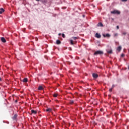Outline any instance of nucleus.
Segmentation results:
<instances>
[{
    "label": "nucleus",
    "instance_id": "1",
    "mask_svg": "<svg viewBox=\"0 0 129 129\" xmlns=\"http://www.w3.org/2000/svg\"><path fill=\"white\" fill-rule=\"evenodd\" d=\"M94 55H103V51H102L101 50L96 51L94 53Z\"/></svg>",
    "mask_w": 129,
    "mask_h": 129
},
{
    "label": "nucleus",
    "instance_id": "2",
    "mask_svg": "<svg viewBox=\"0 0 129 129\" xmlns=\"http://www.w3.org/2000/svg\"><path fill=\"white\" fill-rule=\"evenodd\" d=\"M111 14H113L114 15H115V14L120 15V12H119L117 10H114L113 11L111 12Z\"/></svg>",
    "mask_w": 129,
    "mask_h": 129
},
{
    "label": "nucleus",
    "instance_id": "3",
    "mask_svg": "<svg viewBox=\"0 0 129 129\" xmlns=\"http://www.w3.org/2000/svg\"><path fill=\"white\" fill-rule=\"evenodd\" d=\"M95 37H96V38H97L98 39H100V38H101V35H100L98 33H96Z\"/></svg>",
    "mask_w": 129,
    "mask_h": 129
},
{
    "label": "nucleus",
    "instance_id": "4",
    "mask_svg": "<svg viewBox=\"0 0 129 129\" xmlns=\"http://www.w3.org/2000/svg\"><path fill=\"white\" fill-rule=\"evenodd\" d=\"M1 41H2V42H3V43H6L7 42V40H6V38H5V37H2L1 38Z\"/></svg>",
    "mask_w": 129,
    "mask_h": 129
},
{
    "label": "nucleus",
    "instance_id": "5",
    "mask_svg": "<svg viewBox=\"0 0 129 129\" xmlns=\"http://www.w3.org/2000/svg\"><path fill=\"white\" fill-rule=\"evenodd\" d=\"M18 117V115H17V114H15L14 116L12 117V119L13 120H16V119L17 118V117Z\"/></svg>",
    "mask_w": 129,
    "mask_h": 129
},
{
    "label": "nucleus",
    "instance_id": "6",
    "mask_svg": "<svg viewBox=\"0 0 129 129\" xmlns=\"http://www.w3.org/2000/svg\"><path fill=\"white\" fill-rule=\"evenodd\" d=\"M103 36L104 37H107V38H109V37H110V35L108 33H107L106 34H103Z\"/></svg>",
    "mask_w": 129,
    "mask_h": 129
},
{
    "label": "nucleus",
    "instance_id": "7",
    "mask_svg": "<svg viewBox=\"0 0 129 129\" xmlns=\"http://www.w3.org/2000/svg\"><path fill=\"white\" fill-rule=\"evenodd\" d=\"M5 12V9L4 8L0 9V14L2 15Z\"/></svg>",
    "mask_w": 129,
    "mask_h": 129
},
{
    "label": "nucleus",
    "instance_id": "8",
    "mask_svg": "<svg viewBox=\"0 0 129 129\" xmlns=\"http://www.w3.org/2000/svg\"><path fill=\"white\" fill-rule=\"evenodd\" d=\"M43 89H44V88H43V86H40L38 88V90H43Z\"/></svg>",
    "mask_w": 129,
    "mask_h": 129
},
{
    "label": "nucleus",
    "instance_id": "9",
    "mask_svg": "<svg viewBox=\"0 0 129 129\" xmlns=\"http://www.w3.org/2000/svg\"><path fill=\"white\" fill-rule=\"evenodd\" d=\"M56 44L57 45H60V44H61V41H60L59 40H57L56 41Z\"/></svg>",
    "mask_w": 129,
    "mask_h": 129
},
{
    "label": "nucleus",
    "instance_id": "10",
    "mask_svg": "<svg viewBox=\"0 0 129 129\" xmlns=\"http://www.w3.org/2000/svg\"><path fill=\"white\" fill-rule=\"evenodd\" d=\"M92 75L94 78H96L97 77H98V75L96 74H93Z\"/></svg>",
    "mask_w": 129,
    "mask_h": 129
},
{
    "label": "nucleus",
    "instance_id": "11",
    "mask_svg": "<svg viewBox=\"0 0 129 129\" xmlns=\"http://www.w3.org/2000/svg\"><path fill=\"white\" fill-rule=\"evenodd\" d=\"M120 50H121V46H119L117 48V51L120 52Z\"/></svg>",
    "mask_w": 129,
    "mask_h": 129
},
{
    "label": "nucleus",
    "instance_id": "12",
    "mask_svg": "<svg viewBox=\"0 0 129 129\" xmlns=\"http://www.w3.org/2000/svg\"><path fill=\"white\" fill-rule=\"evenodd\" d=\"M31 112L33 114H36L37 113V111H35L34 110H31Z\"/></svg>",
    "mask_w": 129,
    "mask_h": 129
},
{
    "label": "nucleus",
    "instance_id": "13",
    "mask_svg": "<svg viewBox=\"0 0 129 129\" xmlns=\"http://www.w3.org/2000/svg\"><path fill=\"white\" fill-rule=\"evenodd\" d=\"M22 82H28V79L27 78H24L22 80Z\"/></svg>",
    "mask_w": 129,
    "mask_h": 129
},
{
    "label": "nucleus",
    "instance_id": "14",
    "mask_svg": "<svg viewBox=\"0 0 129 129\" xmlns=\"http://www.w3.org/2000/svg\"><path fill=\"white\" fill-rule=\"evenodd\" d=\"M107 52L108 53V54H112V50H107Z\"/></svg>",
    "mask_w": 129,
    "mask_h": 129
},
{
    "label": "nucleus",
    "instance_id": "15",
    "mask_svg": "<svg viewBox=\"0 0 129 129\" xmlns=\"http://www.w3.org/2000/svg\"><path fill=\"white\" fill-rule=\"evenodd\" d=\"M73 103H74V101H73L72 100H70V104H73Z\"/></svg>",
    "mask_w": 129,
    "mask_h": 129
},
{
    "label": "nucleus",
    "instance_id": "16",
    "mask_svg": "<svg viewBox=\"0 0 129 129\" xmlns=\"http://www.w3.org/2000/svg\"><path fill=\"white\" fill-rule=\"evenodd\" d=\"M99 27H103V24H102V23L100 22V23H99Z\"/></svg>",
    "mask_w": 129,
    "mask_h": 129
},
{
    "label": "nucleus",
    "instance_id": "17",
    "mask_svg": "<svg viewBox=\"0 0 129 129\" xmlns=\"http://www.w3.org/2000/svg\"><path fill=\"white\" fill-rule=\"evenodd\" d=\"M118 36V34L117 33H114V37H117Z\"/></svg>",
    "mask_w": 129,
    "mask_h": 129
},
{
    "label": "nucleus",
    "instance_id": "18",
    "mask_svg": "<svg viewBox=\"0 0 129 129\" xmlns=\"http://www.w3.org/2000/svg\"><path fill=\"white\" fill-rule=\"evenodd\" d=\"M58 96V94H53V97H57Z\"/></svg>",
    "mask_w": 129,
    "mask_h": 129
},
{
    "label": "nucleus",
    "instance_id": "19",
    "mask_svg": "<svg viewBox=\"0 0 129 129\" xmlns=\"http://www.w3.org/2000/svg\"><path fill=\"white\" fill-rule=\"evenodd\" d=\"M72 38L73 40H77V39H78V38L77 37H73Z\"/></svg>",
    "mask_w": 129,
    "mask_h": 129
},
{
    "label": "nucleus",
    "instance_id": "20",
    "mask_svg": "<svg viewBox=\"0 0 129 129\" xmlns=\"http://www.w3.org/2000/svg\"><path fill=\"white\" fill-rule=\"evenodd\" d=\"M71 45H74V43H73V40H71Z\"/></svg>",
    "mask_w": 129,
    "mask_h": 129
},
{
    "label": "nucleus",
    "instance_id": "21",
    "mask_svg": "<svg viewBox=\"0 0 129 129\" xmlns=\"http://www.w3.org/2000/svg\"><path fill=\"white\" fill-rule=\"evenodd\" d=\"M61 35H62V38H65V34H64V33H62L61 34Z\"/></svg>",
    "mask_w": 129,
    "mask_h": 129
},
{
    "label": "nucleus",
    "instance_id": "22",
    "mask_svg": "<svg viewBox=\"0 0 129 129\" xmlns=\"http://www.w3.org/2000/svg\"><path fill=\"white\" fill-rule=\"evenodd\" d=\"M49 112H51L52 113V109L49 108Z\"/></svg>",
    "mask_w": 129,
    "mask_h": 129
},
{
    "label": "nucleus",
    "instance_id": "23",
    "mask_svg": "<svg viewBox=\"0 0 129 129\" xmlns=\"http://www.w3.org/2000/svg\"><path fill=\"white\" fill-rule=\"evenodd\" d=\"M112 88H110V89H109V91H110V92H112Z\"/></svg>",
    "mask_w": 129,
    "mask_h": 129
},
{
    "label": "nucleus",
    "instance_id": "24",
    "mask_svg": "<svg viewBox=\"0 0 129 129\" xmlns=\"http://www.w3.org/2000/svg\"><path fill=\"white\" fill-rule=\"evenodd\" d=\"M52 127H54V125L53 124L50 125V128H52Z\"/></svg>",
    "mask_w": 129,
    "mask_h": 129
},
{
    "label": "nucleus",
    "instance_id": "25",
    "mask_svg": "<svg viewBox=\"0 0 129 129\" xmlns=\"http://www.w3.org/2000/svg\"><path fill=\"white\" fill-rule=\"evenodd\" d=\"M121 57H124V54L122 53V54L121 55Z\"/></svg>",
    "mask_w": 129,
    "mask_h": 129
},
{
    "label": "nucleus",
    "instance_id": "26",
    "mask_svg": "<svg viewBox=\"0 0 129 129\" xmlns=\"http://www.w3.org/2000/svg\"><path fill=\"white\" fill-rule=\"evenodd\" d=\"M122 34L125 35H126V32H123Z\"/></svg>",
    "mask_w": 129,
    "mask_h": 129
},
{
    "label": "nucleus",
    "instance_id": "27",
    "mask_svg": "<svg viewBox=\"0 0 129 129\" xmlns=\"http://www.w3.org/2000/svg\"><path fill=\"white\" fill-rule=\"evenodd\" d=\"M115 86L114 85H113L112 86L111 88H112V89L114 88V87H115Z\"/></svg>",
    "mask_w": 129,
    "mask_h": 129
},
{
    "label": "nucleus",
    "instance_id": "28",
    "mask_svg": "<svg viewBox=\"0 0 129 129\" xmlns=\"http://www.w3.org/2000/svg\"><path fill=\"white\" fill-rule=\"evenodd\" d=\"M121 2H127V0H121Z\"/></svg>",
    "mask_w": 129,
    "mask_h": 129
},
{
    "label": "nucleus",
    "instance_id": "29",
    "mask_svg": "<svg viewBox=\"0 0 129 129\" xmlns=\"http://www.w3.org/2000/svg\"><path fill=\"white\" fill-rule=\"evenodd\" d=\"M116 28L118 30V29H119V26H116Z\"/></svg>",
    "mask_w": 129,
    "mask_h": 129
},
{
    "label": "nucleus",
    "instance_id": "30",
    "mask_svg": "<svg viewBox=\"0 0 129 129\" xmlns=\"http://www.w3.org/2000/svg\"><path fill=\"white\" fill-rule=\"evenodd\" d=\"M46 110V111H49V108H47Z\"/></svg>",
    "mask_w": 129,
    "mask_h": 129
},
{
    "label": "nucleus",
    "instance_id": "31",
    "mask_svg": "<svg viewBox=\"0 0 129 129\" xmlns=\"http://www.w3.org/2000/svg\"><path fill=\"white\" fill-rule=\"evenodd\" d=\"M56 102H59V101L57 100H55Z\"/></svg>",
    "mask_w": 129,
    "mask_h": 129
},
{
    "label": "nucleus",
    "instance_id": "32",
    "mask_svg": "<svg viewBox=\"0 0 129 129\" xmlns=\"http://www.w3.org/2000/svg\"><path fill=\"white\" fill-rule=\"evenodd\" d=\"M36 2H40V0H35Z\"/></svg>",
    "mask_w": 129,
    "mask_h": 129
},
{
    "label": "nucleus",
    "instance_id": "33",
    "mask_svg": "<svg viewBox=\"0 0 129 129\" xmlns=\"http://www.w3.org/2000/svg\"><path fill=\"white\" fill-rule=\"evenodd\" d=\"M58 36H61V33H59Z\"/></svg>",
    "mask_w": 129,
    "mask_h": 129
},
{
    "label": "nucleus",
    "instance_id": "34",
    "mask_svg": "<svg viewBox=\"0 0 129 129\" xmlns=\"http://www.w3.org/2000/svg\"><path fill=\"white\" fill-rule=\"evenodd\" d=\"M46 48H48V45H46Z\"/></svg>",
    "mask_w": 129,
    "mask_h": 129
},
{
    "label": "nucleus",
    "instance_id": "35",
    "mask_svg": "<svg viewBox=\"0 0 129 129\" xmlns=\"http://www.w3.org/2000/svg\"><path fill=\"white\" fill-rule=\"evenodd\" d=\"M0 81H2V78L0 77Z\"/></svg>",
    "mask_w": 129,
    "mask_h": 129
},
{
    "label": "nucleus",
    "instance_id": "36",
    "mask_svg": "<svg viewBox=\"0 0 129 129\" xmlns=\"http://www.w3.org/2000/svg\"><path fill=\"white\" fill-rule=\"evenodd\" d=\"M15 102H18V101H17V100H16V101H15Z\"/></svg>",
    "mask_w": 129,
    "mask_h": 129
},
{
    "label": "nucleus",
    "instance_id": "37",
    "mask_svg": "<svg viewBox=\"0 0 129 129\" xmlns=\"http://www.w3.org/2000/svg\"><path fill=\"white\" fill-rule=\"evenodd\" d=\"M83 17L84 18V17H85L84 15H83Z\"/></svg>",
    "mask_w": 129,
    "mask_h": 129
},
{
    "label": "nucleus",
    "instance_id": "38",
    "mask_svg": "<svg viewBox=\"0 0 129 129\" xmlns=\"http://www.w3.org/2000/svg\"><path fill=\"white\" fill-rule=\"evenodd\" d=\"M45 38L47 39V36H45Z\"/></svg>",
    "mask_w": 129,
    "mask_h": 129
},
{
    "label": "nucleus",
    "instance_id": "39",
    "mask_svg": "<svg viewBox=\"0 0 129 129\" xmlns=\"http://www.w3.org/2000/svg\"><path fill=\"white\" fill-rule=\"evenodd\" d=\"M47 52H48V50H47Z\"/></svg>",
    "mask_w": 129,
    "mask_h": 129
}]
</instances>
